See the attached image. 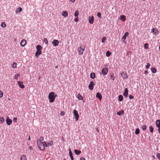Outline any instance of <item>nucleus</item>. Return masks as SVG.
Masks as SVG:
<instances>
[{
  "label": "nucleus",
  "mask_w": 160,
  "mask_h": 160,
  "mask_svg": "<svg viewBox=\"0 0 160 160\" xmlns=\"http://www.w3.org/2000/svg\"><path fill=\"white\" fill-rule=\"evenodd\" d=\"M120 19L122 20V21L124 22L126 20V17L125 15H121L120 16Z\"/></svg>",
  "instance_id": "obj_20"
},
{
  "label": "nucleus",
  "mask_w": 160,
  "mask_h": 160,
  "mask_svg": "<svg viewBox=\"0 0 160 160\" xmlns=\"http://www.w3.org/2000/svg\"><path fill=\"white\" fill-rule=\"evenodd\" d=\"M19 76V74H16L15 76V79H18V77Z\"/></svg>",
  "instance_id": "obj_46"
},
{
  "label": "nucleus",
  "mask_w": 160,
  "mask_h": 160,
  "mask_svg": "<svg viewBox=\"0 0 160 160\" xmlns=\"http://www.w3.org/2000/svg\"><path fill=\"white\" fill-rule=\"evenodd\" d=\"M21 160H26V157L24 155H23L21 156Z\"/></svg>",
  "instance_id": "obj_32"
},
{
  "label": "nucleus",
  "mask_w": 160,
  "mask_h": 160,
  "mask_svg": "<svg viewBox=\"0 0 160 160\" xmlns=\"http://www.w3.org/2000/svg\"><path fill=\"white\" fill-rule=\"evenodd\" d=\"M124 113V111L123 110H122L121 111H119L117 112V114L118 115H122Z\"/></svg>",
  "instance_id": "obj_29"
},
{
  "label": "nucleus",
  "mask_w": 160,
  "mask_h": 160,
  "mask_svg": "<svg viewBox=\"0 0 160 160\" xmlns=\"http://www.w3.org/2000/svg\"><path fill=\"white\" fill-rule=\"evenodd\" d=\"M123 99V97L122 95H119L118 96V100L120 101H122Z\"/></svg>",
  "instance_id": "obj_28"
},
{
  "label": "nucleus",
  "mask_w": 160,
  "mask_h": 160,
  "mask_svg": "<svg viewBox=\"0 0 160 160\" xmlns=\"http://www.w3.org/2000/svg\"><path fill=\"white\" fill-rule=\"evenodd\" d=\"M152 30V32H153L154 34L156 35L158 33V30L157 29L153 28Z\"/></svg>",
  "instance_id": "obj_19"
},
{
  "label": "nucleus",
  "mask_w": 160,
  "mask_h": 160,
  "mask_svg": "<svg viewBox=\"0 0 160 160\" xmlns=\"http://www.w3.org/2000/svg\"><path fill=\"white\" fill-rule=\"evenodd\" d=\"M156 124L157 127L158 128V130L160 133V120H157L156 121Z\"/></svg>",
  "instance_id": "obj_4"
},
{
  "label": "nucleus",
  "mask_w": 160,
  "mask_h": 160,
  "mask_svg": "<svg viewBox=\"0 0 160 160\" xmlns=\"http://www.w3.org/2000/svg\"><path fill=\"white\" fill-rule=\"evenodd\" d=\"M133 96H132V95H129V98L130 99H133Z\"/></svg>",
  "instance_id": "obj_53"
},
{
  "label": "nucleus",
  "mask_w": 160,
  "mask_h": 160,
  "mask_svg": "<svg viewBox=\"0 0 160 160\" xmlns=\"http://www.w3.org/2000/svg\"><path fill=\"white\" fill-rule=\"evenodd\" d=\"M22 10V8L21 7H19L17 9V11L16 12V13H18V12H21Z\"/></svg>",
  "instance_id": "obj_27"
},
{
  "label": "nucleus",
  "mask_w": 160,
  "mask_h": 160,
  "mask_svg": "<svg viewBox=\"0 0 160 160\" xmlns=\"http://www.w3.org/2000/svg\"><path fill=\"white\" fill-rule=\"evenodd\" d=\"M5 120L3 118H0V121L2 122V123L4 122Z\"/></svg>",
  "instance_id": "obj_41"
},
{
  "label": "nucleus",
  "mask_w": 160,
  "mask_h": 160,
  "mask_svg": "<svg viewBox=\"0 0 160 160\" xmlns=\"http://www.w3.org/2000/svg\"><path fill=\"white\" fill-rule=\"evenodd\" d=\"M111 54V53L109 51H108L106 52V55L107 57H109L110 56Z\"/></svg>",
  "instance_id": "obj_30"
},
{
  "label": "nucleus",
  "mask_w": 160,
  "mask_h": 160,
  "mask_svg": "<svg viewBox=\"0 0 160 160\" xmlns=\"http://www.w3.org/2000/svg\"><path fill=\"white\" fill-rule=\"evenodd\" d=\"M74 152L76 155H78L80 154L81 153V151L80 150L75 149L74 150Z\"/></svg>",
  "instance_id": "obj_23"
},
{
  "label": "nucleus",
  "mask_w": 160,
  "mask_h": 160,
  "mask_svg": "<svg viewBox=\"0 0 160 160\" xmlns=\"http://www.w3.org/2000/svg\"><path fill=\"white\" fill-rule=\"evenodd\" d=\"M106 40V37H104L102 38V43H104L105 41Z\"/></svg>",
  "instance_id": "obj_39"
},
{
  "label": "nucleus",
  "mask_w": 160,
  "mask_h": 160,
  "mask_svg": "<svg viewBox=\"0 0 160 160\" xmlns=\"http://www.w3.org/2000/svg\"><path fill=\"white\" fill-rule=\"evenodd\" d=\"M49 145H52L53 144V142L52 141H50L49 142H48Z\"/></svg>",
  "instance_id": "obj_54"
},
{
  "label": "nucleus",
  "mask_w": 160,
  "mask_h": 160,
  "mask_svg": "<svg viewBox=\"0 0 160 160\" xmlns=\"http://www.w3.org/2000/svg\"><path fill=\"white\" fill-rule=\"evenodd\" d=\"M3 92L1 91H0V97L2 98L3 96Z\"/></svg>",
  "instance_id": "obj_50"
},
{
  "label": "nucleus",
  "mask_w": 160,
  "mask_h": 160,
  "mask_svg": "<svg viewBox=\"0 0 160 160\" xmlns=\"http://www.w3.org/2000/svg\"><path fill=\"white\" fill-rule=\"evenodd\" d=\"M17 67V63L14 62L12 65V68H15Z\"/></svg>",
  "instance_id": "obj_37"
},
{
  "label": "nucleus",
  "mask_w": 160,
  "mask_h": 160,
  "mask_svg": "<svg viewBox=\"0 0 160 160\" xmlns=\"http://www.w3.org/2000/svg\"><path fill=\"white\" fill-rule=\"evenodd\" d=\"M59 43V41L56 39L54 40L52 42V44L55 47L58 46Z\"/></svg>",
  "instance_id": "obj_5"
},
{
  "label": "nucleus",
  "mask_w": 160,
  "mask_h": 160,
  "mask_svg": "<svg viewBox=\"0 0 160 160\" xmlns=\"http://www.w3.org/2000/svg\"><path fill=\"white\" fill-rule=\"evenodd\" d=\"M78 49L81 50H82L84 51L85 49V47L83 45H82L80 46L79 48H78Z\"/></svg>",
  "instance_id": "obj_25"
},
{
  "label": "nucleus",
  "mask_w": 160,
  "mask_h": 160,
  "mask_svg": "<svg viewBox=\"0 0 160 160\" xmlns=\"http://www.w3.org/2000/svg\"><path fill=\"white\" fill-rule=\"evenodd\" d=\"M43 41L45 42V43L46 45H47L48 44V40L46 38H44L43 39Z\"/></svg>",
  "instance_id": "obj_40"
},
{
  "label": "nucleus",
  "mask_w": 160,
  "mask_h": 160,
  "mask_svg": "<svg viewBox=\"0 0 160 160\" xmlns=\"http://www.w3.org/2000/svg\"><path fill=\"white\" fill-rule=\"evenodd\" d=\"M18 84L21 88H24L25 87L24 85L23 84V82L19 81L18 82Z\"/></svg>",
  "instance_id": "obj_12"
},
{
  "label": "nucleus",
  "mask_w": 160,
  "mask_h": 160,
  "mask_svg": "<svg viewBox=\"0 0 160 160\" xmlns=\"http://www.w3.org/2000/svg\"><path fill=\"white\" fill-rule=\"evenodd\" d=\"M30 140V136H29V138H28V140Z\"/></svg>",
  "instance_id": "obj_60"
},
{
  "label": "nucleus",
  "mask_w": 160,
  "mask_h": 160,
  "mask_svg": "<svg viewBox=\"0 0 160 160\" xmlns=\"http://www.w3.org/2000/svg\"><path fill=\"white\" fill-rule=\"evenodd\" d=\"M44 139V138L42 136H41L39 140H38V141H39V142H41L42 141H43Z\"/></svg>",
  "instance_id": "obj_44"
},
{
  "label": "nucleus",
  "mask_w": 160,
  "mask_h": 160,
  "mask_svg": "<svg viewBox=\"0 0 160 160\" xmlns=\"http://www.w3.org/2000/svg\"><path fill=\"white\" fill-rule=\"evenodd\" d=\"M77 98L79 100H82L83 99L82 97L80 95V94L78 93L77 95Z\"/></svg>",
  "instance_id": "obj_26"
},
{
  "label": "nucleus",
  "mask_w": 160,
  "mask_h": 160,
  "mask_svg": "<svg viewBox=\"0 0 160 160\" xmlns=\"http://www.w3.org/2000/svg\"><path fill=\"white\" fill-rule=\"evenodd\" d=\"M150 66V64L149 63H148L147 64V65H146L145 67L147 69H148L149 68Z\"/></svg>",
  "instance_id": "obj_38"
},
{
  "label": "nucleus",
  "mask_w": 160,
  "mask_h": 160,
  "mask_svg": "<svg viewBox=\"0 0 160 160\" xmlns=\"http://www.w3.org/2000/svg\"><path fill=\"white\" fill-rule=\"evenodd\" d=\"M142 128L143 130H146L147 129V126L145 125H143L142 127Z\"/></svg>",
  "instance_id": "obj_43"
},
{
  "label": "nucleus",
  "mask_w": 160,
  "mask_h": 160,
  "mask_svg": "<svg viewBox=\"0 0 160 160\" xmlns=\"http://www.w3.org/2000/svg\"><path fill=\"white\" fill-rule=\"evenodd\" d=\"M97 16L100 18H101V14L100 12H98L97 13Z\"/></svg>",
  "instance_id": "obj_51"
},
{
  "label": "nucleus",
  "mask_w": 160,
  "mask_h": 160,
  "mask_svg": "<svg viewBox=\"0 0 160 160\" xmlns=\"http://www.w3.org/2000/svg\"><path fill=\"white\" fill-rule=\"evenodd\" d=\"M148 44L147 43H146L144 45V48L146 49L148 48Z\"/></svg>",
  "instance_id": "obj_45"
},
{
  "label": "nucleus",
  "mask_w": 160,
  "mask_h": 160,
  "mask_svg": "<svg viewBox=\"0 0 160 160\" xmlns=\"http://www.w3.org/2000/svg\"><path fill=\"white\" fill-rule=\"evenodd\" d=\"M79 14L78 11L77 10L75 11L74 13V16L76 17L78 16Z\"/></svg>",
  "instance_id": "obj_35"
},
{
  "label": "nucleus",
  "mask_w": 160,
  "mask_h": 160,
  "mask_svg": "<svg viewBox=\"0 0 160 160\" xmlns=\"http://www.w3.org/2000/svg\"><path fill=\"white\" fill-rule=\"evenodd\" d=\"M140 133L139 129L138 128H137L135 131V133L136 134H138Z\"/></svg>",
  "instance_id": "obj_31"
},
{
  "label": "nucleus",
  "mask_w": 160,
  "mask_h": 160,
  "mask_svg": "<svg viewBox=\"0 0 160 160\" xmlns=\"http://www.w3.org/2000/svg\"><path fill=\"white\" fill-rule=\"evenodd\" d=\"M60 115L62 116H64L65 115L64 112V111H61L60 113Z\"/></svg>",
  "instance_id": "obj_48"
},
{
  "label": "nucleus",
  "mask_w": 160,
  "mask_h": 160,
  "mask_svg": "<svg viewBox=\"0 0 160 160\" xmlns=\"http://www.w3.org/2000/svg\"><path fill=\"white\" fill-rule=\"evenodd\" d=\"M42 51L40 50H37L35 53L36 56L38 57L39 55H40L42 54Z\"/></svg>",
  "instance_id": "obj_18"
},
{
  "label": "nucleus",
  "mask_w": 160,
  "mask_h": 160,
  "mask_svg": "<svg viewBox=\"0 0 160 160\" xmlns=\"http://www.w3.org/2000/svg\"><path fill=\"white\" fill-rule=\"evenodd\" d=\"M96 97L97 98H98L100 100H101L102 96L100 93L98 92H97L96 93Z\"/></svg>",
  "instance_id": "obj_14"
},
{
  "label": "nucleus",
  "mask_w": 160,
  "mask_h": 160,
  "mask_svg": "<svg viewBox=\"0 0 160 160\" xmlns=\"http://www.w3.org/2000/svg\"><path fill=\"white\" fill-rule=\"evenodd\" d=\"M148 72L147 71H145L144 72V73L145 74H147V73H148Z\"/></svg>",
  "instance_id": "obj_57"
},
{
  "label": "nucleus",
  "mask_w": 160,
  "mask_h": 160,
  "mask_svg": "<svg viewBox=\"0 0 160 160\" xmlns=\"http://www.w3.org/2000/svg\"><path fill=\"white\" fill-rule=\"evenodd\" d=\"M157 158H158V159H159V160H160V153H158L157 154Z\"/></svg>",
  "instance_id": "obj_49"
},
{
  "label": "nucleus",
  "mask_w": 160,
  "mask_h": 160,
  "mask_svg": "<svg viewBox=\"0 0 160 160\" xmlns=\"http://www.w3.org/2000/svg\"><path fill=\"white\" fill-rule=\"evenodd\" d=\"M78 18H75L74 19V21H75L76 22H77L78 21Z\"/></svg>",
  "instance_id": "obj_55"
},
{
  "label": "nucleus",
  "mask_w": 160,
  "mask_h": 160,
  "mask_svg": "<svg viewBox=\"0 0 160 160\" xmlns=\"http://www.w3.org/2000/svg\"><path fill=\"white\" fill-rule=\"evenodd\" d=\"M44 143H45L44 142H39L38 140L37 141V143L39 148L42 151L44 150L45 149Z\"/></svg>",
  "instance_id": "obj_2"
},
{
  "label": "nucleus",
  "mask_w": 160,
  "mask_h": 160,
  "mask_svg": "<svg viewBox=\"0 0 160 160\" xmlns=\"http://www.w3.org/2000/svg\"><path fill=\"white\" fill-rule=\"evenodd\" d=\"M58 68V65H57V66H56L55 67V68Z\"/></svg>",
  "instance_id": "obj_61"
},
{
  "label": "nucleus",
  "mask_w": 160,
  "mask_h": 160,
  "mask_svg": "<svg viewBox=\"0 0 160 160\" xmlns=\"http://www.w3.org/2000/svg\"><path fill=\"white\" fill-rule=\"evenodd\" d=\"M123 95L126 98L128 97V90L127 88L125 89Z\"/></svg>",
  "instance_id": "obj_11"
},
{
  "label": "nucleus",
  "mask_w": 160,
  "mask_h": 160,
  "mask_svg": "<svg viewBox=\"0 0 160 160\" xmlns=\"http://www.w3.org/2000/svg\"><path fill=\"white\" fill-rule=\"evenodd\" d=\"M129 35V33L128 32H125L122 38V40L123 42H124L126 39V38Z\"/></svg>",
  "instance_id": "obj_8"
},
{
  "label": "nucleus",
  "mask_w": 160,
  "mask_h": 160,
  "mask_svg": "<svg viewBox=\"0 0 160 160\" xmlns=\"http://www.w3.org/2000/svg\"><path fill=\"white\" fill-rule=\"evenodd\" d=\"M83 51L78 49V53L80 55H82L83 54Z\"/></svg>",
  "instance_id": "obj_36"
},
{
  "label": "nucleus",
  "mask_w": 160,
  "mask_h": 160,
  "mask_svg": "<svg viewBox=\"0 0 160 160\" xmlns=\"http://www.w3.org/2000/svg\"><path fill=\"white\" fill-rule=\"evenodd\" d=\"M36 49L37 50L41 51L42 49V48L41 46L38 45L36 46Z\"/></svg>",
  "instance_id": "obj_22"
},
{
  "label": "nucleus",
  "mask_w": 160,
  "mask_h": 160,
  "mask_svg": "<svg viewBox=\"0 0 160 160\" xmlns=\"http://www.w3.org/2000/svg\"><path fill=\"white\" fill-rule=\"evenodd\" d=\"M149 128L150 132H152L153 131V128L152 127V126H150L149 127Z\"/></svg>",
  "instance_id": "obj_33"
},
{
  "label": "nucleus",
  "mask_w": 160,
  "mask_h": 160,
  "mask_svg": "<svg viewBox=\"0 0 160 160\" xmlns=\"http://www.w3.org/2000/svg\"><path fill=\"white\" fill-rule=\"evenodd\" d=\"M44 142L45 143H44V144L45 147L46 146V147H48L49 145L48 142L47 143L45 142Z\"/></svg>",
  "instance_id": "obj_47"
},
{
  "label": "nucleus",
  "mask_w": 160,
  "mask_h": 160,
  "mask_svg": "<svg viewBox=\"0 0 160 160\" xmlns=\"http://www.w3.org/2000/svg\"><path fill=\"white\" fill-rule=\"evenodd\" d=\"M57 97V95H55V93L54 92H50L48 95V98L49 102L51 103L53 102L56 97Z\"/></svg>",
  "instance_id": "obj_1"
},
{
  "label": "nucleus",
  "mask_w": 160,
  "mask_h": 160,
  "mask_svg": "<svg viewBox=\"0 0 160 160\" xmlns=\"http://www.w3.org/2000/svg\"><path fill=\"white\" fill-rule=\"evenodd\" d=\"M110 78L113 80L115 79V78L114 76V74L113 73H111L110 75Z\"/></svg>",
  "instance_id": "obj_34"
},
{
  "label": "nucleus",
  "mask_w": 160,
  "mask_h": 160,
  "mask_svg": "<svg viewBox=\"0 0 160 160\" xmlns=\"http://www.w3.org/2000/svg\"><path fill=\"white\" fill-rule=\"evenodd\" d=\"M80 160H85V159L83 158H80Z\"/></svg>",
  "instance_id": "obj_56"
},
{
  "label": "nucleus",
  "mask_w": 160,
  "mask_h": 160,
  "mask_svg": "<svg viewBox=\"0 0 160 160\" xmlns=\"http://www.w3.org/2000/svg\"><path fill=\"white\" fill-rule=\"evenodd\" d=\"M69 155L70 156V158L71 160H74V158L73 157L72 153L71 151V149H69Z\"/></svg>",
  "instance_id": "obj_17"
},
{
  "label": "nucleus",
  "mask_w": 160,
  "mask_h": 160,
  "mask_svg": "<svg viewBox=\"0 0 160 160\" xmlns=\"http://www.w3.org/2000/svg\"><path fill=\"white\" fill-rule=\"evenodd\" d=\"M29 148H30V150H32V146H30V147H29Z\"/></svg>",
  "instance_id": "obj_59"
},
{
  "label": "nucleus",
  "mask_w": 160,
  "mask_h": 160,
  "mask_svg": "<svg viewBox=\"0 0 160 160\" xmlns=\"http://www.w3.org/2000/svg\"><path fill=\"white\" fill-rule=\"evenodd\" d=\"M64 160H66L65 159H64Z\"/></svg>",
  "instance_id": "obj_64"
},
{
  "label": "nucleus",
  "mask_w": 160,
  "mask_h": 160,
  "mask_svg": "<svg viewBox=\"0 0 160 160\" xmlns=\"http://www.w3.org/2000/svg\"><path fill=\"white\" fill-rule=\"evenodd\" d=\"M17 118L15 117L13 118V121L14 122H17Z\"/></svg>",
  "instance_id": "obj_52"
},
{
  "label": "nucleus",
  "mask_w": 160,
  "mask_h": 160,
  "mask_svg": "<svg viewBox=\"0 0 160 160\" xmlns=\"http://www.w3.org/2000/svg\"><path fill=\"white\" fill-rule=\"evenodd\" d=\"M8 100H10V99L9 98L8 99Z\"/></svg>",
  "instance_id": "obj_63"
},
{
  "label": "nucleus",
  "mask_w": 160,
  "mask_h": 160,
  "mask_svg": "<svg viewBox=\"0 0 160 160\" xmlns=\"http://www.w3.org/2000/svg\"><path fill=\"white\" fill-rule=\"evenodd\" d=\"M62 15L63 16L64 18H66L68 16V12L66 11H63L62 12Z\"/></svg>",
  "instance_id": "obj_15"
},
{
  "label": "nucleus",
  "mask_w": 160,
  "mask_h": 160,
  "mask_svg": "<svg viewBox=\"0 0 160 160\" xmlns=\"http://www.w3.org/2000/svg\"><path fill=\"white\" fill-rule=\"evenodd\" d=\"M6 121L7 124L8 125H11L12 122V120L10 119L8 117L7 118L6 120Z\"/></svg>",
  "instance_id": "obj_7"
},
{
  "label": "nucleus",
  "mask_w": 160,
  "mask_h": 160,
  "mask_svg": "<svg viewBox=\"0 0 160 160\" xmlns=\"http://www.w3.org/2000/svg\"><path fill=\"white\" fill-rule=\"evenodd\" d=\"M93 21H94V17L93 16H92V17H89L88 18V21L89 23L91 24H92L93 23Z\"/></svg>",
  "instance_id": "obj_9"
},
{
  "label": "nucleus",
  "mask_w": 160,
  "mask_h": 160,
  "mask_svg": "<svg viewBox=\"0 0 160 160\" xmlns=\"http://www.w3.org/2000/svg\"><path fill=\"white\" fill-rule=\"evenodd\" d=\"M121 75L122 76V77L124 79H127L128 78V75L126 72L125 73L124 72H122L121 74Z\"/></svg>",
  "instance_id": "obj_16"
},
{
  "label": "nucleus",
  "mask_w": 160,
  "mask_h": 160,
  "mask_svg": "<svg viewBox=\"0 0 160 160\" xmlns=\"http://www.w3.org/2000/svg\"><path fill=\"white\" fill-rule=\"evenodd\" d=\"M1 26L2 28H5L6 27V25L5 23V22H2L1 24Z\"/></svg>",
  "instance_id": "obj_42"
},
{
  "label": "nucleus",
  "mask_w": 160,
  "mask_h": 160,
  "mask_svg": "<svg viewBox=\"0 0 160 160\" xmlns=\"http://www.w3.org/2000/svg\"><path fill=\"white\" fill-rule=\"evenodd\" d=\"M72 2H75V0H70Z\"/></svg>",
  "instance_id": "obj_58"
},
{
  "label": "nucleus",
  "mask_w": 160,
  "mask_h": 160,
  "mask_svg": "<svg viewBox=\"0 0 160 160\" xmlns=\"http://www.w3.org/2000/svg\"><path fill=\"white\" fill-rule=\"evenodd\" d=\"M95 74L94 72H92L90 74V78L92 79H94L95 78Z\"/></svg>",
  "instance_id": "obj_24"
},
{
  "label": "nucleus",
  "mask_w": 160,
  "mask_h": 160,
  "mask_svg": "<svg viewBox=\"0 0 160 160\" xmlns=\"http://www.w3.org/2000/svg\"><path fill=\"white\" fill-rule=\"evenodd\" d=\"M102 72L103 75H106L108 72V69L106 68H103L102 69Z\"/></svg>",
  "instance_id": "obj_6"
},
{
  "label": "nucleus",
  "mask_w": 160,
  "mask_h": 160,
  "mask_svg": "<svg viewBox=\"0 0 160 160\" xmlns=\"http://www.w3.org/2000/svg\"><path fill=\"white\" fill-rule=\"evenodd\" d=\"M94 85V82H90V83L89 85V88L91 90H92L93 88V86Z\"/></svg>",
  "instance_id": "obj_10"
},
{
  "label": "nucleus",
  "mask_w": 160,
  "mask_h": 160,
  "mask_svg": "<svg viewBox=\"0 0 160 160\" xmlns=\"http://www.w3.org/2000/svg\"><path fill=\"white\" fill-rule=\"evenodd\" d=\"M27 43L26 41L25 40L23 39L22 40L20 43L22 47H24Z\"/></svg>",
  "instance_id": "obj_13"
},
{
  "label": "nucleus",
  "mask_w": 160,
  "mask_h": 160,
  "mask_svg": "<svg viewBox=\"0 0 160 160\" xmlns=\"http://www.w3.org/2000/svg\"><path fill=\"white\" fill-rule=\"evenodd\" d=\"M151 70L152 73H155L157 72L156 69L154 67H152L151 68Z\"/></svg>",
  "instance_id": "obj_21"
},
{
  "label": "nucleus",
  "mask_w": 160,
  "mask_h": 160,
  "mask_svg": "<svg viewBox=\"0 0 160 160\" xmlns=\"http://www.w3.org/2000/svg\"><path fill=\"white\" fill-rule=\"evenodd\" d=\"M159 50H160V45H159Z\"/></svg>",
  "instance_id": "obj_62"
},
{
  "label": "nucleus",
  "mask_w": 160,
  "mask_h": 160,
  "mask_svg": "<svg viewBox=\"0 0 160 160\" xmlns=\"http://www.w3.org/2000/svg\"><path fill=\"white\" fill-rule=\"evenodd\" d=\"M73 114L75 118V121H77L79 119V115L78 113V111L76 110H74L73 111Z\"/></svg>",
  "instance_id": "obj_3"
}]
</instances>
